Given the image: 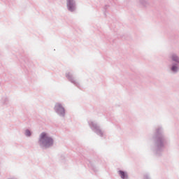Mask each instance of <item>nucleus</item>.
I'll return each instance as SVG.
<instances>
[{
    "label": "nucleus",
    "mask_w": 179,
    "mask_h": 179,
    "mask_svg": "<svg viewBox=\"0 0 179 179\" xmlns=\"http://www.w3.org/2000/svg\"><path fill=\"white\" fill-rule=\"evenodd\" d=\"M39 143L40 145L45 146V148H48V146H51V145H52L53 141L52 138L48 137L47 134L42 133L39 138Z\"/></svg>",
    "instance_id": "f257e3e1"
},
{
    "label": "nucleus",
    "mask_w": 179,
    "mask_h": 179,
    "mask_svg": "<svg viewBox=\"0 0 179 179\" xmlns=\"http://www.w3.org/2000/svg\"><path fill=\"white\" fill-rule=\"evenodd\" d=\"M55 108L59 114H61L62 115H64V114H65V109L60 103H57Z\"/></svg>",
    "instance_id": "f03ea898"
},
{
    "label": "nucleus",
    "mask_w": 179,
    "mask_h": 179,
    "mask_svg": "<svg viewBox=\"0 0 179 179\" xmlns=\"http://www.w3.org/2000/svg\"><path fill=\"white\" fill-rule=\"evenodd\" d=\"M119 175L120 176L121 178H122V179L128 178V175L122 171H119Z\"/></svg>",
    "instance_id": "7ed1b4c3"
},
{
    "label": "nucleus",
    "mask_w": 179,
    "mask_h": 179,
    "mask_svg": "<svg viewBox=\"0 0 179 179\" xmlns=\"http://www.w3.org/2000/svg\"><path fill=\"white\" fill-rule=\"evenodd\" d=\"M68 8H69V10H70L71 12H73V10H75V6L71 3L68 4Z\"/></svg>",
    "instance_id": "20e7f679"
},
{
    "label": "nucleus",
    "mask_w": 179,
    "mask_h": 179,
    "mask_svg": "<svg viewBox=\"0 0 179 179\" xmlns=\"http://www.w3.org/2000/svg\"><path fill=\"white\" fill-rule=\"evenodd\" d=\"M173 59L176 60V62H179V57H178V56H173Z\"/></svg>",
    "instance_id": "39448f33"
},
{
    "label": "nucleus",
    "mask_w": 179,
    "mask_h": 179,
    "mask_svg": "<svg viewBox=\"0 0 179 179\" xmlns=\"http://www.w3.org/2000/svg\"><path fill=\"white\" fill-rule=\"evenodd\" d=\"M25 134H26L27 136H30V135H31V133L29 130H27Z\"/></svg>",
    "instance_id": "423d86ee"
},
{
    "label": "nucleus",
    "mask_w": 179,
    "mask_h": 179,
    "mask_svg": "<svg viewBox=\"0 0 179 179\" xmlns=\"http://www.w3.org/2000/svg\"><path fill=\"white\" fill-rule=\"evenodd\" d=\"M172 70H173V71H176V70H178V67H176V66H173Z\"/></svg>",
    "instance_id": "0eeeda50"
}]
</instances>
